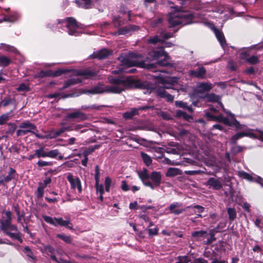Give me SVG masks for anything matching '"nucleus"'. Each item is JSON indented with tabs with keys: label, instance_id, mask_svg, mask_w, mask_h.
Instances as JSON below:
<instances>
[{
	"label": "nucleus",
	"instance_id": "nucleus-41",
	"mask_svg": "<svg viewBox=\"0 0 263 263\" xmlns=\"http://www.w3.org/2000/svg\"><path fill=\"white\" fill-rule=\"evenodd\" d=\"M11 60L6 56H0V66L6 67L9 64Z\"/></svg>",
	"mask_w": 263,
	"mask_h": 263
},
{
	"label": "nucleus",
	"instance_id": "nucleus-26",
	"mask_svg": "<svg viewBox=\"0 0 263 263\" xmlns=\"http://www.w3.org/2000/svg\"><path fill=\"white\" fill-rule=\"evenodd\" d=\"M205 99L209 102H218L220 105V103H221L220 101L221 98L220 96L216 95L214 93L207 94L204 97Z\"/></svg>",
	"mask_w": 263,
	"mask_h": 263
},
{
	"label": "nucleus",
	"instance_id": "nucleus-14",
	"mask_svg": "<svg viewBox=\"0 0 263 263\" xmlns=\"http://www.w3.org/2000/svg\"><path fill=\"white\" fill-rule=\"evenodd\" d=\"M204 184L209 189L215 190H219L222 187V183L220 179L214 177L210 178Z\"/></svg>",
	"mask_w": 263,
	"mask_h": 263
},
{
	"label": "nucleus",
	"instance_id": "nucleus-18",
	"mask_svg": "<svg viewBox=\"0 0 263 263\" xmlns=\"http://www.w3.org/2000/svg\"><path fill=\"white\" fill-rule=\"evenodd\" d=\"M67 117L71 119H77L79 121H82L87 119V116L79 110L67 114Z\"/></svg>",
	"mask_w": 263,
	"mask_h": 263
},
{
	"label": "nucleus",
	"instance_id": "nucleus-55",
	"mask_svg": "<svg viewBox=\"0 0 263 263\" xmlns=\"http://www.w3.org/2000/svg\"><path fill=\"white\" fill-rule=\"evenodd\" d=\"M95 187L97 190V192L99 194H103L104 193V186L101 184H95Z\"/></svg>",
	"mask_w": 263,
	"mask_h": 263
},
{
	"label": "nucleus",
	"instance_id": "nucleus-53",
	"mask_svg": "<svg viewBox=\"0 0 263 263\" xmlns=\"http://www.w3.org/2000/svg\"><path fill=\"white\" fill-rule=\"evenodd\" d=\"M17 90L20 91H27L29 90V87L26 84L22 83L17 88Z\"/></svg>",
	"mask_w": 263,
	"mask_h": 263
},
{
	"label": "nucleus",
	"instance_id": "nucleus-42",
	"mask_svg": "<svg viewBox=\"0 0 263 263\" xmlns=\"http://www.w3.org/2000/svg\"><path fill=\"white\" fill-rule=\"evenodd\" d=\"M238 175L241 178L247 179L249 181H253L254 179L248 173L243 172V171H240L238 172Z\"/></svg>",
	"mask_w": 263,
	"mask_h": 263
},
{
	"label": "nucleus",
	"instance_id": "nucleus-44",
	"mask_svg": "<svg viewBox=\"0 0 263 263\" xmlns=\"http://www.w3.org/2000/svg\"><path fill=\"white\" fill-rule=\"evenodd\" d=\"M57 158L59 160H62L63 158V156L59 153L57 149H53L50 151V158Z\"/></svg>",
	"mask_w": 263,
	"mask_h": 263
},
{
	"label": "nucleus",
	"instance_id": "nucleus-59",
	"mask_svg": "<svg viewBox=\"0 0 263 263\" xmlns=\"http://www.w3.org/2000/svg\"><path fill=\"white\" fill-rule=\"evenodd\" d=\"M220 106L222 108V110L228 115L231 117L230 119H233L235 118L234 115L232 114L230 111L227 110L224 108L222 103H220Z\"/></svg>",
	"mask_w": 263,
	"mask_h": 263
},
{
	"label": "nucleus",
	"instance_id": "nucleus-52",
	"mask_svg": "<svg viewBox=\"0 0 263 263\" xmlns=\"http://www.w3.org/2000/svg\"><path fill=\"white\" fill-rule=\"evenodd\" d=\"M49 76V72L48 71L42 70L35 74V77L39 78H44L48 77Z\"/></svg>",
	"mask_w": 263,
	"mask_h": 263
},
{
	"label": "nucleus",
	"instance_id": "nucleus-21",
	"mask_svg": "<svg viewBox=\"0 0 263 263\" xmlns=\"http://www.w3.org/2000/svg\"><path fill=\"white\" fill-rule=\"evenodd\" d=\"M185 210H188V212L190 215L196 214L197 213H201L204 211V208L199 205L194 206H189L186 207Z\"/></svg>",
	"mask_w": 263,
	"mask_h": 263
},
{
	"label": "nucleus",
	"instance_id": "nucleus-50",
	"mask_svg": "<svg viewBox=\"0 0 263 263\" xmlns=\"http://www.w3.org/2000/svg\"><path fill=\"white\" fill-rule=\"evenodd\" d=\"M57 237L62 239L63 241L67 243H69L71 241L70 237L68 236L62 234H59L57 235Z\"/></svg>",
	"mask_w": 263,
	"mask_h": 263
},
{
	"label": "nucleus",
	"instance_id": "nucleus-33",
	"mask_svg": "<svg viewBox=\"0 0 263 263\" xmlns=\"http://www.w3.org/2000/svg\"><path fill=\"white\" fill-rule=\"evenodd\" d=\"M81 82V80L78 77L69 79L65 83L63 88H67L71 85L79 83Z\"/></svg>",
	"mask_w": 263,
	"mask_h": 263
},
{
	"label": "nucleus",
	"instance_id": "nucleus-13",
	"mask_svg": "<svg viewBox=\"0 0 263 263\" xmlns=\"http://www.w3.org/2000/svg\"><path fill=\"white\" fill-rule=\"evenodd\" d=\"M138 29V26L136 25H129L119 28L118 31L114 33V34L115 35L130 34L133 32L137 31Z\"/></svg>",
	"mask_w": 263,
	"mask_h": 263
},
{
	"label": "nucleus",
	"instance_id": "nucleus-8",
	"mask_svg": "<svg viewBox=\"0 0 263 263\" xmlns=\"http://www.w3.org/2000/svg\"><path fill=\"white\" fill-rule=\"evenodd\" d=\"M19 127L24 129H18L16 131V135L17 137L27 135L28 133L32 132V130L36 129L35 125L28 121L22 122L19 125Z\"/></svg>",
	"mask_w": 263,
	"mask_h": 263
},
{
	"label": "nucleus",
	"instance_id": "nucleus-2",
	"mask_svg": "<svg viewBox=\"0 0 263 263\" xmlns=\"http://www.w3.org/2000/svg\"><path fill=\"white\" fill-rule=\"evenodd\" d=\"M111 86H106L102 84L93 86L89 89H82L81 93L96 95L103 92L118 93L121 91L132 88H139L140 82L131 77L117 78L110 80Z\"/></svg>",
	"mask_w": 263,
	"mask_h": 263
},
{
	"label": "nucleus",
	"instance_id": "nucleus-56",
	"mask_svg": "<svg viewBox=\"0 0 263 263\" xmlns=\"http://www.w3.org/2000/svg\"><path fill=\"white\" fill-rule=\"evenodd\" d=\"M158 229L157 228L154 229H149L148 230V235L149 236L156 235L158 234Z\"/></svg>",
	"mask_w": 263,
	"mask_h": 263
},
{
	"label": "nucleus",
	"instance_id": "nucleus-6",
	"mask_svg": "<svg viewBox=\"0 0 263 263\" xmlns=\"http://www.w3.org/2000/svg\"><path fill=\"white\" fill-rule=\"evenodd\" d=\"M178 79L177 78H171L169 80L171 81V84L166 85L164 84L163 87H160L157 89V94L158 96L165 98L167 101L172 102L174 100V97L172 95L168 93L165 89L171 88V85L173 83L177 82Z\"/></svg>",
	"mask_w": 263,
	"mask_h": 263
},
{
	"label": "nucleus",
	"instance_id": "nucleus-38",
	"mask_svg": "<svg viewBox=\"0 0 263 263\" xmlns=\"http://www.w3.org/2000/svg\"><path fill=\"white\" fill-rule=\"evenodd\" d=\"M141 156L144 162V163L147 165L149 166L152 164V159L151 158L146 154L141 152Z\"/></svg>",
	"mask_w": 263,
	"mask_h": 263
},
{
	"label": "nucleus",
	"instance_id": "nucleus-39",
	"mask_svg": "<svg viewBox=\"0 0 263 263\" xmlns=\"http://www.w3.org/2000/svg\"><path fill=\"white\" fill-rule=\"evenodd\" d=\"M230 220H234L236 217V212L234 208H229L227 210Z\"/></svg>",
	"mask_w": 263,
	"mask_h": 263
},
{
	"label": "nucleus",
	"instance_id": "nucleus-9",
	"mask_svg": "<svg viewBox=\"0 0 263 263\" xmlns=\"http://www.w3.org/2000/svg\"><path fill=\"white\" fill-rule=\"evenodd\" d=\"M149 179H150L152 182L148 180L147 183V186L154 190L156 187H158L160 185L161 181V175L159 172H153L149 175Z\"/></svg>",
	"mask_w": 263,
	"mask_h": 263
},
{
	"label": "nucleus",
	"instance_id": "nucleus-49",
	"mask_svg": "<svg viewBox=\"0 0 263 263\" xmlns=\"http://www.w3.org/2000/svg\"><path fill=\"white\" fill-rule=\"evenodd\" d=\"M176 263H192L189 257L186 256H180L178 258V261Z\"/></svg>",
	"mask_w": 263,
	"mask_h": 263
},
{
	"label": "nucleus",
	"instance_id": "nucleus-23",
	"mask_svg": "<svg viewBox=\"0 0 263 263\" xmlns=\"http://www.w3.org/2000/svg\"><path fill=\"white\" fill-rule=\"evenodd\" d=\"M253 135L252 133L249 132H244L242 133H237L233 136L231 140V143L233 144H235L237 141L240 138L245 136L252 137Z\"/></svg>",
	"mask_w": 263,
	"mask_h": 263
},
{
	"label": "nucleus",
	"instance_id": "nucleus-24",
	"mask_svg": "<svg viewBox=\"0 0 263 263\" xmlns=\"http://www.w3.org/2000/svg\"><path fill=\"white\" fill-rule=\"evenodd\" d=\"M5 215L7 216V219L5 220H0L1 229L5 228L6 226H8V225H10V224L11 223V212L10 211H7L5 213Z\"/></svg>",
	"mask_w": 263,
	"mask_h": 263
},
{
	"label": "nucleus",
	"instance_id": "nucleus-61",
	"mask_svg": "<svg viewBox=\"0 0 263 263\" xmlns=\"http://www.w3.org/2000/svg\"><path fill=\"white\" fill-rule=\"evenodd\" d=\"M225 226L224 224H223L222 223L219 224L213 230L212 233L214 234V233H217L220 231V229H222Z\"/></svg>",
	"mask_w": 263,
	"mask_h": 263
},
{
	"label": "nucleus",
	"instance_id": "nucleus-46",
	"mask_svg": "<svg viewBox=\"0 0 263 263\" xmlns=\"http://www.w3.org/2000/svg\"><path fill=\"white\" fill-rule=\"evenodd\" d=\"M112 183L111 179L109 177H106L105 179V191L109 192Z\"/></svg>",
	"mask_w": 263,
	"mask_h": 263
},
{
	"label": "nucleus",
	"instance_id": "nucleus-3",
	"mask_svg": "<svg viewBox=\"0 0 263 263\" xmlns=\"http://www.w3.org/2000/svg\"><path fill=\"white\" fill-rule=\"evenodd\" d=\"M195 14L193 15L190 12L176 11L170 13L168 21L170 27H181L195 22Z\"/></svg>",
	"mask_w": 263,
	"mask_h": 263
},
{
	"label": "nucleus",
	"instance_id": "nucleus-37",
	"mask_svg": "<svg viewBox=\"0 0 263 263\" xmlns=\"http://www.w3.org/2000/svg\"><path fill=\"white\" fill-rule=\"evenodd\" d=\"M35 155L37 158L49 157V152H46L43 148H41L35 151Z\"/></svg>",
	"mask_w": 263,
	"mask_h": 263
},
{
	"label": "nucleus",
	"instance_id": "nucleus-27",
	"mask_svg": "<svg viewBox=\"0 0 263 263\" xmlns=\"http://www.w3.org/2000/svg\"><path fill=\"white\" fill-rule=\"evenodd\" d=\"M77 74L78 76H83L84 79H89L95 76L96 73L89 69H85L79 71Z\"/></svg>",
	"mask_w": 263,
	"mask_h": 263
},
{
	"label": "nucleus",
	"instance_id": "nucleus-64",
	"mask_svg": "<svg viewBox=\"0 0 263 263\" xmlns=\"http://www.w3.org/2000/svg\"><path fill=\"white\" fill-rule=\"evenodd\" d=\"M193 263H208V261L202 258H198L194 260Z\"/></svg>",
	"mask_w": 263,
	"mask_h": 263
},
{
	"label": "nucleus",
	"instance_id": "nucleus-43",
	"mask_svg": "<svg viewBox=\"0 0 263 263\" xmlns=\"http://www.w3.org/2000/svg\"><path fill=\"white\" fill-rule=\"evenodd\" d=\"M138 113V110L134 108L129 111L126 112L124 114V117L127 119L132 118L134 116Z\"/></svg>",
	"mask_w": 263,
	"mask_h": 263
},
{
	"label": "nucleus",
	"instance_id": "nucleus-32",
	"mask_svg": "<svg viewBox=\"0 0 263 263\" xmlns=\"http://www.w3.org/2000/svg\"><path fill=\"white\" fill-rule=\"evenodd\" d=\"M12 111L13 110H11L9 112L3 114L0 116V125L4 124L12 117Z\"/></svg>",
	"mask_w": 263,
	"mask_h": 263
},
{
	"label": "nucleus",
	"instance_id": "nucleus-29",
	"mask_svg": "<svg viewBox=\"0 0 263 263\" xmlns=\"http://www.w3.org/2000/svg\"><path fill=\"white\" fill-rule=\"evenodd\" d=\"M37 247L45 256L49 255V247L48 244H44L40 241L37 242Z\"/></svg>",
	"mask_w": 263,
	"mask_h": 263
},
{
	"label": "nucleus",
	"instance_id": "nucleus-45",
	"mask_svg": "<svg viewBox=\"0 0 263 263\" xmlns=\"http://www.w3.org/2000/svg\"><path fill=\"white\" fill-rule=\"evenodd\" d=\"M1 230H2L3 232L9 231V230L17 232V228L15 225L10 223V225L9 224L8 226H6L5 228H3Z\"/></svg>",
	"mask_w": 263,
	"mask_h": 263
},
{
	"label": "nucleus",
	"instance_id": "nucleus-60",
	"mask_svg": "<svg viewBox=\"0 0 263 263\" xmlns=\"http://www.w3.org/2000/svg\"><path fill=\"white\" fill-rule=\"evenodd\" d=\"M161 116L163 119L169 120L172 119L171 116L169 114L165 112H162L161 113Z\"/></svg>",
	"mask_w": 263,
	"mask_h": 263
},
{
	"label": "nucleus",
	"instance_id": "nucleus-10",
	"mask_svg": "<svg viewBox=\"0 0 263 263\" xmlns=\"http://www.w3.org/2000/svg\"><path fill=\"white\" fill-rule=\"evenodd\" d=\"M67 179L69 182L72 189H77L79 193L82 192L81 182L78 177L73 176L71 174H68L67 176Z\"/></svg>",
	"mask_w": 263,
	"mask_h": 263
},
{
	"label": "nucleus",
	"instance_id": "nucleus-1",
	"mask_svg": "<svg viewBox=\"0 0 263 263\" xmlns=\"http://www.w3.org/2000/svg\"><path fill=\"white\" fill-rule=\"evenodd\" d=\"M172 36L170 33H165L162 32L159 35H156L153 37L150 38L148 40V42L153 44L155 47L157 46L159 48L158 50H154L149 53L152 60H157L156 65L154 63L146 64L143 61H138L136 60L133 61L130 60L129 58L136 57V54H132L129 57L125 59L123 61V64L127 65L128 67L133 66H138L141 67H146L151 69L154 67H158L160 66H172V64L169 60V57L167 53L165 52L163 48L166 47H170L173 44L170 42H165L164 40Z\"/></svg>",
	"mask_w": 263,
	"mask_h": 263
},
{
	"label": "nucleus",
	"instance_id": "nucleus-63",
	"mask_svg": "<svg viewBox=\"0 0 263 263\" xmlns=\"http://www.w3.org/2000/svg\"><path fill=\"white\" fill-rule=\"evenodd\" d=\"M242 149V148L240 146H235L232 148V152L234 154H236L239 152H240Z\"/></svg>",
	"mask_w": 263,
	"mask_h": 263
},
{
	"label": "nucleus",
	"instance_id": "nucleus-62",
	"mask_svg": "<svg viewBox=\"0 0 263 263\" xmlns=\"http://www.w3.org/2000/svg\"><path fill=\"white\" fill-rule=\"evenodd\" d=\"M121 189L124 191H128L129 189L125 181H122Z\"/></svg>",
	"mask_w": 263,
	"mask_h": 263
},
{
	"label": "nucleus",
	"instance_id": "nucleus-4",
	"mask_svg": "<svg viewBox=\"0 0 263 263\" xmlns=\"http://www.w3.org/2000/svg\"><path fill=\"white\" fill-rule=\"evenodd\" d=\"M58 27L63 30L66 28L68 34L74 36L79 35L82 32L81 29L83 28L82 25L78 24L76 20L72 17L58 20Z\"/></svg>",
	"mask_w": 263,
	"mask_h": 263
},
{
	"label": "nucleus",
	"instance_id": "nucleus-25",
	"mask_svg": "<svg viewBox=\"0 0 263 263\" xmlns=\"http://www.w3.org/2000/svg\"><path fill=\"white\" fill-rule=\"evenodd\" d=\"M214 31L215 35L217 40H218L219 42L220 43L221 46L222 47V48H224V46L226 44V41L223 34L221 31L217 29H214Z\"/></svg>",
	"mask_w": 263,
	"mask_h": 263
},
{
	"label": "nucleus",
	"instance_id": "nucleus-7",
	"mask_svg": "<svg viewBox=\"0 0 263 263\" xmlns=\"http://www.w3.org/2000/svg\"><path fill=\"white\" fill-rule=\"evenodd\" d=\"M192 237L194 241H202L206 239V240L205 241L206 244L211 243L215 239L214 234L211 233L209 238L208 233L203 230L193 232L192 233Z\"/></svg>",
	"mask_w": 263,
	"mask_h": 263
},
{
	"label": "nucleus",
	"instance_id": "nucleus-16",
	"mask_svg": "<svg viewBox=\"0 0 263 263\" xmlns=\"http://www.w3.org/2000/svg\"><path fill=\"white\" fill-rule=\"evenodd\" d=\"M206 73V70L205 68L202 66L199 67L196 70H191L189 71V74L190 76L199 79H204Z\"/></svg>",
	"mask_w": 263,
	"mask_h": 263
},
{
	"label": "nucleus",
	"instance_id": "nucleus-17",
	"mask_svg": "<svg viewBox=\"0 0 263 263\" xmlns=\"http://www.w3.org/2000/svg\"><path fill=\"white\" fill-rule=\"evenodd\" d=\"M15 174V170L14 168L10 167V172L8 175L0 176V184L4 185H5L6 183L10 182L12 179L14 178Z\"/></svg>",
	"mask_w": 263,
	"mask_h": 263
},
{
	"label": "nucleus",
	"instance_id": "nucleus-22",
	"mask_svg": "<svg viewBox=\"0 0 263 263\" xmlns=\"http://www.w3.org/2000/svg\"><path fill=\"white\" fill-rule=\"evenodd\" d=\"M111 51L106 48H104L98 52L95 53L93 56L95 58H97L99 59H103L107 58L109 55L111 54Z\"/></svg>",
	"mask_w": 263,
	"mask_h": 263
},
{
	"label": "nucleus",
	"instance_id": "nucleus-57",
	"mask_svg": "<svg viewBox=\"0 0 263 263\" xmlns=\"http://www.w3.org/2000/svg\"><path fill=\"white\" fill-rule=\"evenodd\" d=\"M175 105L176 106L181 107L182 108H185L187 107V104L184 103L181 101H177L175 102Z\"/></svg>",
	"mask_w": 263,
	"mask_h": 263
},
{
	"label": "nucleus",
	"instance_id": "nucleus-58",
	"mask_svg": "<svg viewBox=\"0 0 263 263\" xmlns=\"http://www.w3.org/2000/svg\"><path fill=\"white\" fill-rule=\"evenodd\" d=\"M185 174L189 175H195L200 174L201 173V171H200V170L185 171Z\"/></svg>",
	"mask_w": 263,
	"mask_h": 263
},
{
	"label": "nucleus",
	"instance_id": "nucleus-20",
	"mask_svg": "<svg viewBox=\"0 0 263 263\" xmlns=\"http://www.w3.org/2000/svg\"><path fill=\"white\" fill-rule=\"evenodd\" d=\"M182 204L179 202H175L172 203L169 207V210L172 213L175 215H179L182 213L183 211H185V209H178L181 206Z\"/></svg>",
	"mask_w": 263,
	"mask_h": 263
},
{
	"label": "nucleus",
	"instance_id": "nucleus-48",
	"mask_svg": "<svg viewBox=\"0 0 263 263\" xmlns=\"http://www.w3.org/2000/svg\"><path fill=\"white\" fill-rule=\"evenodd\" d=\"M8 125L10 126L8 131L6 132L7 134H10L11 135H13L16 130V125L14 123H8Z\"/></svg>",
	"mask_w": 263,
	"mask_h": 263
},
{
	"label": "nucleus",
	"instance_id": "nucleus-35",
	"mask_svg": "<svg viewBox=\"0 0 263 263\" xmlns=\"http://www.w3.org/2000/svg\"><path fill=\"white\" fill-rule=\"evenodd\" d=\"M0 49H3L4 50H5L6 51L14 52L15 53L18 52V51L17 50V49L13 46H11L10 45H7V44H3V43L1 44Z\"/></svg>",
	"mask_w": 263,
	"mask_h": 263
},
{
	"label": "nucleus",
	"instance_id": "nucleus-19",
	"mask_svg": "<svg viewBox=\"0 0 263 263\" xmlns=\"http://www.w3.org/2000/svg\"><path fill=\"white\" fill-rule=\"evenodd\" d=\"M49 183V178H46L43 182L39 183V186L37 187L36 191V197L37 198H41L43 196L44 189Z\"/></svg>",
	"mask_w": 263,
	"mask_h": 263
},
{
	"label": "nucleus",
	"instance_id": "nucleus-5",
	"mask_svg": "<svg viewBox=\"0 0 263 263\" xmlns=\"http://www.w3.org/2000/svg\"><path fill=\"white\" fill-rule=\"evenodd\" d=\"M205 116L209 119L210 120H213L215 121H218L221 123H223L226 125L229 126L234 125L236 127V128L238 129L241 128V125L239 123V122L236 120L234 118L233 119H229L228 118L224 117L222 115H220L217 116H214L210 112H206Z\"/></svg>",
	"mask_w": 263,
	"mask_h": 263
},
{
	"label": "nucleus",
	"instance_id": "nucleus-31",
	"mask_svg": "<svg viewBox=\"0 0 263 263\" xmlns=\"http://www.w3.org/2000/svg\"><path fill=\"white\" fill-rule=\"evenodd\" d=\"M181 174V171L177 168L170 167L168 168L166 173L167 177H174Z\"/></svg>",
	"mask_w": 263,
	"mask_h": 263
},
{
	"label": "nucleus",
	"instance_id": "nucleus-36",
	"mask_svg": "<svg viewBox=\"0 0 263 263\" xmlns=\"http://www.w3.org/2000/svg\"><path fill=\"white\" fill-rule=\"evenodd\" d=\"M18 16L17 14L15 13L13 14H11L9 16H6L4 17L3 19L0 20V23L3 21H7L10 22H13L16 21L18 19Z\"/></svg>",
	"mask_w": 263,
	"mask_h": 263
},
{
	"label": "nucleus",
	"instance_id": "nucleus-40",
	"mask_svg": "<svg viewBox=\"0 0 263 263\" xmlns=\"http://www.w3.org/2000/svg\"><path fill=\"white\" fill-rule=\"evenodd\" d=\"M3 233L8 236H9L10 238L12 239H15L18 240L21 242H22V239L20 237L18 233H12L9 231L3 232Z\"/></svg>",
	"mask_w": 263,
	"mask_h": 263
},
{
	"label": "nucleus",
	"instance_id": "nucleus-11",
	"mask_svg": "<svg viewBox=\"0 0 263 263\" xmlns=\"http://www.w3.org/2000/svg\"><path fill=\"white\" fill-rule=\"evenodd\" d=\"M50 224L55 226H63L69 229L72 230L73 227L72 223L70 222L69 219L63 220L62 218H51L50 217Z\"/></svg>",
	"mask_w": 263,
	"mask_h": 263
},
{
	"label": "nucleus",
	"instance_id": "nucleus-51",
	"mask_svg": "<svg viewBox=\"0 0 263 263\" xmlns=\"http://www.w3.org/2000/svg\"><path fill=\"white\" fill-rule=\"evenodd\" d=\"M66 71V70H63V69H59V70L54 71L50 70V76H54V77L59 76L61 75L62 73L65 72Z\"/></svg>",
	"mask_w": 263,
	"mask_h": 263
},
{
	"label": "nucleus",
	"instance_id": "nucleus-34",
	"mask_svg": "<svg viewBox=\"0 0 263 263\" xmlns=\"http://www.w3.org/2000/svg\"><path fill=\"white\" fill-rule=\"evenodd\" d=\"M78 6L86 9L89 8L91 5V0H76Z\"/></svg>",
	"mask_w": 263,
	"mask_h": 263
},
{
	"label": "nucleus",
	"instance_id": "nucleus-54",
	"mask_svg": "<svg viewBox=\"0 0 263 263\" xmlns=\"http://www.w3.org/2000/svg\"><path fill=\"white\" fill-rule=\"evenodd\" d=\"M12 99L11 98H5L3 100H2V103H3V106H4V107H6L7 106H8V105H9L10 104L12 103Z\"/></svg>",
	"mask_w": 263,
	"mask_h": 263
},
{
	"label": "nucleus",
	"instance_id": "nucleus-12",
	"mask_svg": "<svg viewBox=\"0 0 263 263\" xmlns=\"http://www.w3.org/2000/svg\"><path fill=\"white\" fill-rule=\"evenodd\" d=\"M85 126L83 124H77L71 127V128H66V127H61L60 129H58L57 131L54 132V130H50V138H55L57 136L60 135L62 133L64 132L66 130H79L82 128L84 127Z\"/></svg>",
	"mask_w": 263,
	"mask_h": 263
},
{
	"label": "nucleus",
	"instance_id": "nucleus-47",
	"mask_svg": "<svg viewBox=\"0 0 263 263\" xmlns=\"http://www.w3.org/2000/svg\"><path fill=\"white\" fill-rule=\"evenodd\" d=\"M246 61L251 64H255L258 61V58L256 55H253L250 58H247Z\"/></svg>",
	"mask_w": 263,
	"mask_h": 263
},
{
	"label": "nucleus",
	"instance_id": "nucleus-15",
	"mask_svg": "<svg viewBox=\"0 0 263 263\" xmlns=\"http://www.w3.org/2000/svg\"><path fill=\"white\" fill-rule=\"evenodd\" d=\"M212 88V85L209 82L198 83L195 87V92L197 93H203L210 91Z\"/></svg>",
	"mask_w": 263,
	"mask_h": 263
},
{
	"label": "nucleus",
	"instance_id": "nucleus-30",
	"mask_svg": "<svg viewBox=\"0 0 263 263\" xmlns=\"http://www.w3.org/2000/svg\"><path fill=\"white\" fill-rule=\"evenodd\" d=\"M24 252L26 254V256L29 258V260L33 263L36 260V257L34 255L33 253L31 250L28 246H26L24 248Z\"/></svg>",
	"mask_w": 263,
	"mask_h": 263
},
{
	"label": "nucleus",
	"instance_id": "nucleus-28",
	"mask_svg": "<svg viewBox=\"0 0 263 263\" xmlns=\"http://www.w3.org/2000/svg\"><path fill=\"white\" fill-rule=\"evenodd\" d=\"M138 176L143 182V184L145 186H147V183L148 182L149 178V175L148 174L147 171L144 170L143 171L139 172Z\"/></svg>",
	"mask_w": 263,
	"mask_h": 263
}]
</instances>
